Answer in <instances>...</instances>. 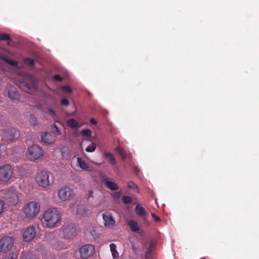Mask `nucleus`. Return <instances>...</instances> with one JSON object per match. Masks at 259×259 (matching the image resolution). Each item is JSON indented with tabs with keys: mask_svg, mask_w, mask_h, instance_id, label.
I'll return each mask as SVG.
<instances>
[{
	"mask_svg": "<svg viewBox=\"0 0 259 259\" xmlns=\"http://www.w3.org/2000/svg\"><path fill=\"white\" fill-rule=\"evenodd\" d=\"M61 218V213L56 208H50L44 212L41 223L44 227L51 228L60 222Z\"/></svg>",
	"mask_w": 259,
	"mask_h": 259,
	"instance_id": "obj_1",
	"label": "nucleus"
},
{
	"mask_svg": "<svg viewBox=\"0 0 259 259\" xmlns=\"http://www.w3.org/2000/svg\"><path fill=\"white\" fill-rule=\"evenodd\" d=\"M40 206L38 202L32 201L26 204L23 208V212L26 218L32 219L39 213Z\"/></svg>",
	"mask_w": 259,
	"mask_h": 259,
	"instance_id": "obj_2",
	"label": "nucleus"
},
{
	"mask_svg": "<svg viewBox=\"0 0 259 259\" xmlns=\"http://www.w3.org/2000/svg\"><path fill=\"white\" fill-rule=\"evenodd\" d=\"M75 195L74 190L68 186H63L57 192V196L62 201H68Z\"/></svg>",
	"mask_w": 259,
	"mask_h": 259,
	"instance_id": "obj_3",
	"label": "nucleus"
},
{
	"mask_svg": "<svg viewBox=\"0 0 259 259\" xmlns=\"http://www.w3.org/2000/svg\"><path fill=\"white\" fill-rule=\"evenodd\" d=\"M27 157L31 161H35L43 156L44 150L38 145H33L28 149Z\"/></svg>",
	"mask_w": 259,
	"mask_h": 259,
	"instance_id": "obj_4",
	"label": "nucleus"
},
{
	"mask_svg": "<svg viewBox=\"0 0 259 259\" xmlns=\"http://www.w3.org/2000/svg\"><path fill=\"white\" fill-rule=\"evenodd\" d=\"M50 173L43 170L38 172L36 176V182L41 187L46 188L50 185Z\"/></svg>",
	"mask_w": 259,
	"mask_h": 259,
	"instance_id": "obj_5",
	"label": "nucleus"
},
{
	"mask_svg": "<svg viewBox=\"0 0 259 259\" xmlns=\"http://www.w3.org/2000/svg\"><path fill=\"white\" fill-rule=\"evenodd\" d=\"M13 170L10 164H6L0 167V181L7 182L12 177Z\"/></svg>",
	"mask_w": 259,
	"mask_h": 259,
	"instance_id": "obj_6",
	"label": "nucleus"
},
{
	"mask_svg": "<svg viewBox=\"0 0 259 259\" xmlns=\"http://www.w3.org/2000/svg\"><path fill=\"white\" fill-rule=\"evenodd\" d=\"M19 87L24 92L30 94H33L37 90L35 81L32 77H30V83L25 81H21L20 82Z\"/></svg>",
	"mask_w": 259,
	"mask_h": 259,
	"instance_id": "obj_7",
	"label": "nucleus"
},
{
	"mask_svg": "<svg viewBox=\"0 0 259 259\" xmlns=\"http://www.w3.org/2000/svg\"><path fill=\"white\" fill-rule=\"evenodd\" d=\"M14 244V239L12 237L5 236L0 240V252H6L10 250Z\"/></svg>",
	"mask_w": 259,
	"mask_h": 259,
	"instance_id": "obj_8",
	"label": "nucleus"
},
{
	"mask_svg": "<svg viewBox=\"0 0 259 259\" xmlns=\"http://www.w3.org/2000/svg\"><path fill=\"white\" fill-rule=\"evenodd\" d=\"M79 252L81 258H87L94 253V246L91 244L83 245L80 248Z\"/></svg>",
	"mask_w": 259,
	"mask_h": 259,
	"instance_id": "obj_9",
	"label": "nucleus"
},
{
	"mask_svg": "<svg viewBox=\"0 0 259 259\" xmlns=\"http://www.w3.org/2000/svg\"><path fill=\"white\" fill-rule=\"evenodd\" d=\"M76 229L74 225H65L63 229V234L64 237L70 238L75 235Z\"/></svg>",
	"mask_w": 259,
	"mask_h": 259,
	"instance_id": "obj_10",
	"label": "nucleus"
},
{
	"mask_svg": "<svg viewBox=\"0 0 259 259\" xmlns=\"http://www.w3.org/2000/svg\"><path fill=\"white\" fill-rule=\"evenodd\" d=\"M36 233V231L34 227H29L23 233V240L26 242L31 240L35 237Z\"/></svg>",
	"mask_w": 259,
	"mask_h": 259,
	"instance_id": "obj_11",
	"label": "nucleus"
},
{
	"mask_svg": "<svg viewBox=\"0 0 259 259\" xmlns=\"http://www.w3.org/2000/svg\"><path fill=\"white\" fill-rule=\"evenodd\" d=\"M41 141L46 144H52L55 142V138L51 133L43 132L41 134Z\"/></svg>",
	"mask_w": 259,
	"mask_h": 259,
	"instance_id": "obj_12",
	"label": "nucleus"
},
{
	"mask_svg": "<svg viewBox=\"0 0 259 259\" xmlns=\"http://www.w3.org/2000/svg\"><path fill=\"white\" fill-rule=\"evenodd\" d=\"M6 91L10 99L12 100H18L19 99V95L14 86L11 84L8 85L6 88Z\"/></svg>",
	"mask_w": 259,
	"mask_h": 259,
	"instance_id": "obj_13",
	"label": "nucleus"
},
{
	"mask_svg": "<svg viewBox=\"0 0 259 259\" xmlns=\"http://www.w3.org/2000/svg\"><path fill=\"white\" fill-rule=\"evenodd\" d=\"M8 201L13 205L16 204L19 200L18 196L15 191H9L6 196Z\"/></svg>",
	"mask_w": 259,
	"mask_h": 259,
	"instance_id": "obj_14",
	"label": "nucleus"
},
{
	"mask_svg": "<svg viewBox=\"0 0 259 259\" xmlns=\"http://www.w3.org/2000/svg\"><path fill=\"white\" fill-rule=\"evenodd\" d=\"M103 219L104 221V225L106 226H113L115 223V221L113 218L111 214L108 212H106L103 214Z\"/></svg>",
	"mask_w": 259,
	"mask_h": 259,
	"instance_id": "obj_15",
	"label": "nucleus"
},
{
	"mask_svg": "<svg viewBox=\"0 0 259 259\" xmlns=\"http://www.w3.org/2000/svg\"><path fill=\"white\" fill-rule=\"evenodd\" d=\"M15 130L9 128L3 132V139L6 141L12 140L15 138Z\"/></svg>",
	"mask_w": 259,
	"mask_h": 259,
	"instance_id": "obj_16",
	"label": "nucleus"
},
{
	"mask_svg": "<svg viewBox=\"0 0 259 259\" xmlns=\"http://www.w3.org/2000/svg\"><path fill=\"white\" fill-rule=\"evenodd\" d=\"M103 183L104 185L111 190L116 191L119 188L118 185L115 182L111 181L109 178H104Z\"/></svg>",
	"mask_w": 259,
	"mask_h": 259,
	"instance_id": "obj_17",
	"label": "nucleus"
},
{
	"mask_svg": "<svg viewBox=\"0 0 259 259\" xmlns=\"http://www.w3.org/2000/svg\"><path fill=\"white\" fill-rule=\"evenodd\" d=\"M77 165L83 170L92 171L93 168L89 164H88L83 159L78 157L77 158Z\"/></svg>",
	"mask_w": 259,
	"mask_h": 259,
	"instance_id": "obj_18",
	"label": "nucleus"
},
{
	"mask_svg": "<svg viewBox=\"0 0 259 259\" xmlns=\"http://www.w3.org/2000/svg\"><path fill=\"white\" fill-rule=\"evenodd\" d=\"M127 225L130 227L131 230L133 232H138L140 230V228L136 221L130 220L128 222Z\"/></svg>",
	"mask_w": 259,
	"mask_h": 259,
	"instance_id": "obj_19",
	"label": "nucleus"
},
{
	"mask_svg": "<svg viewBox=\"0 0 259 259\" xmlns=\"http://www.w3.org/2000/svg\"><path fill=\"white\" fill-rule=\"evenodd\" d=\"M110 251L113 259H117L119 257V254L116 250V245L114 243L110 244Z\"/></svg>",
	"mask_w": 259,
	"mask_h": 259,
	"instance_id": "obj_20",
	"label": "nucleus"
},
{
	"mask_svg": "<svg viewBox=\"0 0 259 259\" xmlns=\"http://www.w3.org/2000/svg\"><path fill=\"white\" fill-rule=\"evenodd\" d=\"M67 122L68 125L72 128L79 127L80 126L79 123L74 118L69 119Z\"/></svg>",
	"mask_w": 259,
	"mask_h": 259,
	"instance_id": "obj_21",
	"label": "nucleus"
},
{
	"mask_svg": "<svg viewBox=\"0 0 259 259\" xmlns=\"http://www.w3.org/2000/svg\"><path fill=\"white\" fill-rule=\"evenodd\" d=\"M104 156L105 157L109 159L108 162L112 165H114L116 163L115 159L111 153L110 152H105Z\"/></svg>",
	"mask_w": 259,
	"mask_h": 259,
	"instance_id": "obj_22",
	"label": "nucleus"
},
{
	"mask_svg": "<svg viewBox=\"0 0 259 259\" xmlns=\"http://www.w3.org/2000/svg\"><path fill=\"white\" fill-rule=\"evenodd\" d=\"M135 211L136 213L140 216H144L146 213L144 208L139 204L136 206Z\"/></svg>",
	"mask_w": 259,
	"mask_h": 259,
	"instance_id": "obj_23",
	"label": "nucleus"
},
{
	"mask_svg": "<svg viewBox=\"0 0 259 259\" xmlns=\"http://www.w3.org/2000/svg\"><path fill=\"white\" fill-rule=\"evenodd\" d=\"M3 60L9 64L12 65L13 67H17L18 66V62L17 61L10 59L7 57H4L3 58Z\"/></svg>",
	"mask_w": 259,
	"mask_h": 259,
	"instance_id": "obj_24",
	"label": "nucleus"
},
{
	"mask_svg": "<svg viewBox=\"0 0 259 259\" xmlns=\"http://www.w3.org/2000/svg\"><path fill=\"white\" fill-rule=\"evenodd\" d=\"M115 151L119 154L123 160L126 158V152L122 148L118 147L116 148Z\"/></svg>",
	"mask_w": 259,
	"mask_h": 259,
	"instance_id": "obj_25",
	"label": "nucleus"
},
{
	"mask_svg": "<svg viewBox=\"0 0 259 259\" xmlns=\"http://www.w3.org/2000/svg\"><path fill=\"white\" fill-rule=\"evenodd\" d=\"M81 134L83 136L87 138H90L92 136L91 131L88 128L82 129L81 131Z\"/></svg>",
	"mask_w": 259,
	"mask_h": 259,
	"instance_id": "obj_26",
	"label": "nucleus"
},
{
	"mask_svg": "<svg viewBox=\"0 0 259 259\" xmlns=\"http://www.w3.org/2000/svg\"><path fill=\"white\" fill-rule=\"evenodd\" d=\"M152 247L153 244L151 242L149 243L148 245V248H147L145 252V259H150V251Z\"/></svg>",
	"mask_w": 259,
	"mask_h": 259,
	"instance_id": "obj_27",
	"label": "nucleus"
},
{
	"mask_svg": "<svg viewBox=\"0 0 259 259\" xmlns=\"http://www.w3.org/2000/svg\"><path fill=\"white\" fill-rule=\"evenodd\" d=\"M96 144L94 143H92V144L88 146L85 148V151L87 152H93L96 150Z\"/></svg>",
	"mask_w": 259,
	"mask_h": 259,
	"instance_id": "obj_28",
	"label": "nucleus"
},
{
	"mask_svg": "<svg viewBox=\"0 0 259 259\" xmlns=\"http://www.w3.org/2000/svg\"><path fill=\"white\" fill-rule=\"evenodd\" d=\"M20 259H35L33 256L32 253L30 252H28L26 253H24L22 255Z\"/></svg>",
	"mask_w": 259,
	"mask_h": 259,
	"instance_id": "obj_29",
	"label": "nucleus"
},
{
	"mask_svg": "<svg viewBox=\"0 0 259 259\" xmlns=\"http://www.w3.org/2000/svg\"><path fill=\"white\" fill-rule=\"evenodd\" d=\"M122 201L124 204H129L132 202V198L128 196H123L122 198Z\"/></svg>",
	"mask_w": 259,
	"mask_h": 259,
	"instance_id": "obj_30",
	"label": "nucleus"
},
{
	"mask_svg": "<svg viewBox=\"0 0 259 259\" xmlns=\"http://www.w3.org/2000/svg\"><path fill=\"white\" fill-rule=\"evenodd\" d=\"M18 254L16 253H11L8 255H6L3 259H17Z\"/></svg>",
	"mask_w": 259,
	"mask_h": 259,
	"instance_id": "obj_31",
	"label": "nucleus"
},
{
	"mask_svg": "<svg viewBox=\"0 0 259 259\" xmlns=\"http://www.w3.org/2000/svg\"><path fill=\"white\" fill-rule=\"evenodd\" d=\"M0 40H11V38L9 34L2 33L0 34Z\"/></svg>",
	"mask_w": 259,
	"mask_h": 259,
	"instance_id": "obj_32",
	"label": "nucleus"
},
{
	"mask_svg": "<svg viewBox=\"0 0 259 259\" xmlns=\"http://www.w3.org/2000/svg\"><path fill=\"white\" fill-rule=\"evenodd\" d=\"M76 205L77 203L76 201L72 202L69 204V208L71 209V211L73 213L75 212V209L76 207Z\"/></svg>",
	"mask_w": 259,
	"mask_h": 259,
	"instance_id": "obj_33",
	"label": "nucleus"
},
{
	"mask_svg": "<svg viewBox=\"0 0 259 259\" xmlns=\"http://www.w3.org/2000/svg\"><path fill=\"white\" fill-rule=\"evenodd\" d=\"M62 89L66 92H67V93H71L72 92V89L68 85H64V86H63Z\"/></svg>",
	"mask_w": 259,
	"mask_h": 259,
	"instance_id": "obj_34",
	"label": "nucleus"
},
{
	"mask_svg": "<svg viewBox=\"0 0 259 259\" xmlns=\"http://www.w3.org/2000/svg\"><path fill=\"white\" fill-rule=\"evenodd\" d=\"M24 61L26 64H29L30 66H32L34 64L33 61L29 58L25 59Z\"/></svg>",
	"mask_w": 259,
	"mask_h": 259,
	"instance_id": "obj_35",
	"label": "nucleus"
},
{
	"mask_svg": "<svg viewBox=\"0 0 259 259\" xmlns=\"http://www.w3.org/2000/svg\"><path fill=\"white\" fill-rule=\"evenodd\" d=\"M61 104L64 106H67L69 103L67 99L64 98L61 101Z\"/></svg>",
	"mask_w": 259,
	"mask_h": 259,
	"instance_id": "obj_36",
	"label": "nucleus"
},
{
	"mask_svg": "<svg viewBox=\"0 0 259 259\" xmlns=\"http://www.w3.org/2000/svg\"><path fill=\"white\" fill-rule=\"evenodd\" d=\"M127 187L129 188L135 189L137 187V186L134 183L131 182L128 183Z\"/></svg>",
	"mask_w": 259,
	"mask_h": 259,
	"instance_id": "obj_37",
	"label": "nucleus"
},
{
	"mask_svg": "<svg viewBox=\"0 0 259 259\" xmlns=\"http://www.w3.org/2000/svg\"><path fill=\"white\" fill-rule=\"evenodd\" d=\"M29 121L34 125L36 123V118L33 116H31L29 117Z\"/></svg>",
	"mask_w": 259,
	"mask_h": 259,
	"instance_id": "obj_38",
	"label": "nucleus"
},
{
	"mask_svg": "<svg viewBox=\"0 0 259 259\" xmlns=\"http://www.w3.org/2000/svg\"><path fill=\"white\" fill-rule=\"evenodd\" d=\"M53 78L55 80L59 81H61L62 79V77L59 75H58V74H56V75H54Z\"/></svg>",
	"mask_w": 259,
	"mask_h": 259,
	"instance_id": "obj_39",
	"label": "nucleus"
},
{
	"mask_svg": "<svg viewBox=\"0 0 259 259\" xmlns=\"http://www.w3.org/2000/svg\"><path fill=\"white\" fill-rule=\"evenodd\" d=\"M152 217L153 218V219H154V220L156 222H158V221H159L160 220L159 219V217H158L154 213H152Z\"/></svg>",
	"mask_w": 259,
	"mask_h": 259,
	"instance_id": "obj_40",
	"label": "nucleus"
},
{
	"mask_svg": "<svg viewBox=\"0 0 259 259\" xmlns=\"http://www.w3.org/2000/svg\"><path fill=\"white\" fill-rule=\"evenodd\" d=\"M4 210V202L0 201V214L2 213Z\"/></svg>",
	"mask_w": 259,
	"mask_h": 259,
	"instance_id": "obj_41",
	"label": "nucleus"
},
{
	"mask_svg": "<svg viewBox=\"0 0 259 259\" xmlns=\"http://www.w3.org/2000/svg\"><path fill=\"white\" fill-rule=\"evenodd\" d=\"M54 126L55 127L56 132L57 133L58 135H61V132L59 130L58 127L55 124H54Z\"/></svg>",
	"mask_w": 259,
	"mask_h": 259,
	"instance_id": "obj_42",
	"label": "nucleus"
},
{
	"mask_svg": "<svg viewBox=\"0 0 259 259\" xmlns=\"http://www.w3.org/2000/svg\"><path fill=\"white\" fill-rule=\"evenodd\" d=\"M120 195L119 192H115L113 194V196L115 198H119Z\"/></svg>",
	"mask_w": 259,
	"mask_h": 259,
	"instance_id": "obj_43",
	"label": "nucleus"
},
{
	"mask_svg": "<svg viewBox=\"0 0 259 259\" xmlns=\"http://www.w3.org/2000/svg\"><path fill=\"white\" fill-rule=\"evenodd\" d=\"M90 122L92 123V124H96V123H97V121L96 120L94 119V118H91L90 119Z\"/></svg>",
	"mask_w": 259,
	"mask_h": 259,
	"instance_id": "obj_44",
	"label": "nucleus"
},
{
	"mask_svg": "<svg viewBox=\"0 0 259 259\" xmlns=\"http://www.w3.org/2000/svg\"><path fill=\"white\" fill-rule=\"evenodd\" d=\"M93 191H89V196H88V198H90V197H93Z\"/></svg>",
	"mask_w": 259,
	"mask_h": 259,
	"instance_id": "obj_45",
	"label": "nucleus"
},
{
	"mask_svg": "<svg viewBox=\"0 0 259 259\" xmlns=\"http://www.w3.org/2000/svg\"><path fill=\"white\" fill-rule=\"evenodd\" d=\"M50 112L52 113V114H53V115H54V114H55V112H54V111L53 110H50Z\"/></svg>",
	"mask_w": 259,
	"mask_h": 259,
	"instance_id": "obj_46",
	"label": "nucleus"
},
{
	"mask_svg": "<svg viewBox=\"0 0 259 259\" xmlns=\"http://www.w3.org/2000/svg\"><path fill=\"white\" fill-rule=\"evenodd\" d=\"M76 214H79V212H78V210L76 211Z\"/></svg>",
	"mask_w": 259,
	"mask_h": 259,
	"instance_id": "obj_47",
	"label": "nucleus"
}]
</instances>
